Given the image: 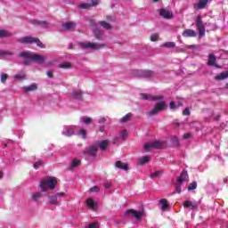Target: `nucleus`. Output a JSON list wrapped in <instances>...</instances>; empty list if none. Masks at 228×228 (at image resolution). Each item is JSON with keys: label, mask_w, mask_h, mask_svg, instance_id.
<instances>
[{"label": "nucleus", "mask_w": 228, "mask_h": 228, "mask_svg": "<svg viewBox=\"0 0 228 228\" xmlns=\"http://www.w3.org/2000/svg\"><path fill=\"white\" fill-rule=\"evenodd\" d=\"M62 28L64 31H74V29H76V23L73 21H69L63 23Z\"/></svg>", "instance_id": "2eb2a0df"}, {"label": "nucleus", "mask_w": 228, "mask_h": 228, "mask_svg": "<svg viewBox=\"0 0 228 228\" xmlns=\"http://www.w3.org/2000/svg\"><path fill=\"white\" fill-rule=\"evenodd\" d=\"M11 143H12V141L7 140L6 142H4V147H10Z\"/></svg>", "instance_id": "4d7b16f0"}, {"label": "nucleus", "mask_w": 228, "mask_h": 228, "mask_svg": "<svg viewBox=\"0 0 228 228\" xmlns=\"http://www.w3.org/2000/svg\"><path fill=\"white\" fill-rule=\"evenodd\" d=\"M100 26H102V28H104V29H111V25H110V23L106 22V21H100L99 22Z\"/></svg>", "instance_id": "f704fd0d"}, {"label": "nucleus", "mask_w": 228, "mask_h": 228, "mask_svg": "<svg viewBox=\"0 0 228 228\" xmlns=\"http://www.w3.org/2000/svg\"><path fill=\"white\" fill-rule=\"evenodd\" d=\"M36 90H38V86H37V84H32L28 86L24 87L25 92H35Z\"/></svg>", "instance_id": "c85d7f7f"}, {"label": "nucleus", "mask_w": 228, "mask_h": 228, "mask_svg": "<svg viewBox=\"0 0 228 228\" xmlns=\"http://www.w3.org/2000/svg\"><path fill=\"white\" fill-rule=\"evenodd\" d=\"M154 76V72L151 70H144L143 77H152Z\"/></svg>", "instance_id": "ea45409f"}, {"label": "nucleus", "mask_w": 228, "mask_h": 228, "mask_svg": "<svg viewBox=\"0 0 228 228\" xmlns=\"http://www.w3.org/2000/svg\"><path fill=\"white\" fill-rule=\"evenodd\" d=\"M179 106H183V103H175V102H171L169 103V108L170 110H177V108H179Z\"/></svg>", "instance_id": "e433bc0d"}, {"label": "nucleus", "mask_w": 228, "mask_h": 228, "mask_svg": "<svg viewBox=\"0 0 228 228\" xmlns=\"http://www.w3.org/2000/svg\"><path fill=\"white\" fill-rule=\"evenodd\" d=\"M13 53L10 51L0 50V56H12Z\"/></svg>", "instance_id": "58836bf2"}, {"label": "nucleus", "mask_w": 228, "mask_h": 228, "mask_svg": "<svg viewBox=\"0 0 228 228\" xmlns=\"http://www.w3.org/2000/svg\"><path fill=\"white\" fill-rule=\"evenodd\" d=\"M8 37H12V33L4 29H0V38H8Z\"/></svg>", "instance_id": "473e14b6"}, {"label": "nucleus", "mask_w": 228, "mask_h": 228, "mask_svg": "<svg viewBox=\"0 0 228 228\" xmlns=\"http://www.w3.org/2000/svg\"><path fill=\"white\" fill-rule=\"evenodd\" d=\"M106 120H108L106 117H101L98 119V124H105Z\"/></svg>", "instance_id": "603ef678"}, {"label": "nucleus", "mask_w": 228, "mask_h": 228, "mask_svg": "<svg viewBox=\"0 0 228 228\" xmlns=\"http://www.w3.org/2000/svg\"><path fill=\"white\" fill-rule=\"evenodd\" d=\"M90 4H80L78 8H81L82 10H87V8H90Z\"/></svg>", "instance_id": "a18cd8bd"}, {"label": "nucleus", "mask_w": 228, "mask_h": 228, "mask_svg": "<svg viewBox=\"0 0 228 228\" xmlns=\"http://www.w3.org/2000/svg\"><path fill=\"white\" fill-rule=\"evenodd\" d=\"M99 131H100V133H104V131H106V126H100Z\"/></svg>", "instance_id": "680f3d73"}, {"label": "nucleus", "mask_w": 228, "mask_h": 228, "mask_svg": "<svg viewBox=\"0 0 228 228\" xmlns=\"http://www.w3.org/2000/svg\"><path fill=\"white\" fill-rule=\"evenodd\" d=\"M125 216L126 218H134L136 222H140L143 216V212L134 209H128L125 212Z\"/></svg>", "instance_id": "6e6552de"}, {"label": "nucleus", "mask_w": 228, "mask_h": 228, "mask_svg": "<svg viewBox=\"0 0 228 228\" xmlns=\"http://www.w3.org/2000/svg\"><path fill=\"white\" fill-rule=\"evenodd\" d=\"M20 58H26L27 60H32L33 61H37V63H45V56L37 54V53H29L26 52H22L20 53Z\"/></svg>", "instance_id": "20e7f679"}, {"label": "nucleus", "mask_w": 228, "mask_h": 228, "mask_svg": "<svg viewBox=\"0 0 228 228\" xmlns=\"http://www.w3.org/2000/svg\"><path fill=\"white\" fill-rule=\"evenodd\" d=\"M127 136V130L120 131L118 133V136L113 138V143H117V142H120V140H126Z\"/></svg>", "instance_id": "9d476101"}, {"label": "nucleus", "mask_w": 228, "mask_h": 228, "mask_svg": "<svg viewBox=\"0 0 228 228\" xmlns=\"http://www.w3.org/2000/svg\"><path fill=\"white\" fill-rule=\"evenodd\" d=\"M190 109L186 108L183 111V115L188 116L190 115Z\"/></svg>", "instance_id": "bf43d9fd"}, {"label": "nucleus", "mask_w": 228, "mask_h": 228, "mask_svg": "<svg viewBox=\"0 0 228 228\" xmlns=\"http://www.w3.org/2000/svg\"><path fill=\"white\" fill-rule=\"evenodd\" d=\"M167 147V142L165 141H154L144 144L143 149L145 152H151L152 149H165Z\"/></svg>", "instance_id": "39448f33"}, {"label": "nucleus", "mask_w": 228, "mask_h": 228, "mask_svg": "<svg viewBox=\"0 0 228 228\" xmlns=\"http://www.w3.org/2000/svg\"><path fill=\"white\" fill-rule=\"evenodd\" d=\"M29 22L33 26H41L42 28H49V23H47V21H44L40 20H31Z\"/></svg>", "instance_id": "ddd939ff"}, {"label": "nucleus", "mask_w": 228, "mask_h": 228, "mask_svg": "<svg viewBox=\"0 0 228 228\" xmlns=\"http://www.w3.org/2000/svg\"><path fill=\"white\" fill-rule=\"evenodd\" d=\"M92 118H83L82 122H84V124H92Z\"/></svg>", "instance_id": "864d4df0"}, {"label": "nucleus", "mask_w": 228, "mask_h": 228, "mask_svg": "<svg viewBox=\"0 0 228 228\" xmlns=\"http://www.w3.org/2000/svg\"><path fill=\"white\" fill-rule=\"evenodd\" d=\"M196 189H197V182H192L188 186L189 191H191V190H196Z\"/></svg>", "instance_id": "a19ab883"}, {"label": "nucleus", "mask_w": 228, "mask_h": 228, "mask_svg": "<svg viewBox=\"0 0 228 228\" xmlns=\"http://www.w3.org/2000/svg\"><path fill=\"white\" fill-rule=\"evenodd\" d=\"M81 165V160L75 159L71 161V164L69 166V170H74V168H77Z\"/></svg>", "instance_id": "b1692460"}, {"label": "nucleus", "mask_w": 228, "mask_h": 228, "mask_svg": "<svg viewBox=\"0 0 228 228\" xmlns=\"http://www.w3.org/2000/svg\"><path fill=\"white\" fill-rule=\"evenodd\" d=\"M151 161V156H144L143 157V163H149Z\"/></svg>", "instance_id": "6e6d98bb"}, {"label": "nucleus", "mask_w": 228, "mask_h": 228, "mask_svg": "<svg viewBox=\"0 0 228 228\" xmlns=\"http://www.w3.org/2000/svg\"><path fill=\"white\" fill-rule=\"evenodd\" d=\"M71 97L74 99H81V97H83V92L79 89L75 90L71 93Z\"/></svg>", "instance_id": "393cba45"}, {"label": "nucleus", "mask_w": 228, "mask_h": 228, "mask_svg": "<svg viewBox=\"0 0 228 228\" xmlns=\"http://www.w3.org/2000/svg\"><path fill=\"white\" fill-rule=\"evenodd\" d=\"M86 228H99V223L97 222L91 223L87 226H86Z\"/></svg>", "instance_id": "37998d69"}, {"label": "nucleus", "mask_w": 228, "mask_h": 228, "mask_svg": "<svg viewBox=\"0 0 228 228\" xmlns=\"http://www.w3.org/2000/svg\"><path fill=\"white\" fill-rule=\"evenodd\" d=\"M167 108V103L165 102H159L156 103L154 108L147 113L149 117H153V115H158L159 111H163Z\"/></svg>", "instance_id": "1a4fd4ad"}, {"label": "nucleus", "mask_w": 228, "mask_h": 228, "mask_svg": "<svg viewBox=\"0 0 228 228\" xmlns=\"http://www.w3.org/2000/svg\"><path fill=\"white\" fill-rule=\"evenodd\" d=\"M216 57H215V54L210 53L208 55V65H209L210 67H216V69H220V66L216 64Z\"/></svg>", "instance_id": "4468645a"}, {"label": "nucleus", "mask_w": 228, "mask_h": 228, "mask_svg": "<svg viewBox=\"0 0 228 228\" xmlns=\"http://www.w3.org/2000/svg\"><path fill=\"white\" fill-rule=\"evenodd\" d=\"M196 28L197 29H200L204 28V23L202 22V16L199 15L196 18Z\"/></svg>", "instance_id": "bb28decb"}, {"label": "nucleus", "mask_w": 228, "mask_h": 228, "mask_svg": "<svg viewBox=\"0 0 228 228\" xmlns=\"http://www.w3.org/2000/svg\"><path fill=\"white\" fill-rule=\"evenodd\" d=\"M183 138H184L185 140H188V138H191V134H183Z\"/></svg>", "instance_id": "e2e57ef3"}, {"label": "nucleus", "mask_w": 228, "mask_h": 228, "mask_svg": "<svg viewBox=\"0 0 228 228\" xmlns=\"http://www.w3.org/2000/svg\"><path fill=\"white\" fill-rule=\"evenodd\" d=\"M160 47H164L165 49H174L175 47V42H166L160 45Z\"/></svg>", "instance_id": "c756f323"}, {"label": "nucleus", "mask_w": 228, "mask_h": 228, "mask_svg": "<svg viewBox=\"0 0 228 228\" xmlns=\"http://www.w3.org/2000/svg\"><path fill=\"white\" fill-rule=\"evenodd\" d=\"M208 3H209V0H200V2L194 5V8L196 10H202L203 8H206Z\"/></svg>", "instance_id": "412c9836"}, {"label": "nucleus", "mask_w": 228, "mask_h": 228, "mask_svg": "<svg viewBox=\"0 0 228 228\" xmlns=\"http://www.w3.org/2000/svg\"><path fill=\"white\" fill-rule=\"evenodd\" d=\"M143 99L144 101H162L163 99V95H151V94H143Z\"/></svg>", "instance_id": "dca6fc26"}, {"label": "nucleus", "mask_w": 228, "mask_h": 228, "mask_svg": "<svg viewBox=\"0 0 228 228\" xmlns=\"http://www.w3.org/2000/svg\"><path fill=\"white\" fill-rule=\"evenodd\" d=\"M46 76H48V77H53V71L51 70L47 71Z\"/></svg>", "instance_id": "69168bd1"}, {"label": "nucleus", "mask_w": 228, "mask_h": 228, "mask_svg": "<svg viewBox=\"0 0 228 228\" xmlns=\"http://www.w3.org/2000/svg\"><path fill=\"white\" fill-rule=\"evenodd\" d=\"M168 201L167 200V199H161L159 200V203L161 204V209L162 211H167V209H168Z\"/></svg>", "instance_id": "7c9ffc66"}, {"label": "nucleus", "mask_w": 228, "mask_h": 228, "mask_svg": "<svg viewBox=\"0 0 228 228\" xmlns=\"http://www.w3.org/2000/svg\"><path fill=\"white\" fill-rule=\"evenodd\" d=\"M143 166V158L139 159V161L137 162V167Z\"/></svg>", "instance_id": "13d9d810"}, {"label": "nucleus", "mask_w": 228, "mask_h": 228, "mask_svg": "<svg viewBox=\"0 0 228 228\" xmlns=\"http://www.w3.org/2000/svg\"><path fill=\"white\" fill-rule=\"evenodd\" d=\"M0 179H3V172L0 171Z\"/></svg>", "instance_id": "338daca9"}, {"label": "nucleus", "mask_w": 228, "mask_h": 228, "mask_svg": "<svg viewBox=\"0 0 228 228\" xmlns=\"http://www.w3.org/2000/svg\"><path fill=\"white\" fill-rule=\"evenodd\" d=\"M109 145H110V141H108V140L101 141L98 143V147L101 149V151H106V149H108Z\"/></svg>", "instance_id": "4be33fe9"}, {"label": "nucleus", "mask_w": 228, "mask_h": 228, "mask_svg": "<svg viewBox=\"0 0 228 228\" xmlns=\"http://www.w3.org/2000/svg\"><path fill=\"white\" fill-rule=\"evenodd\" d=\"M100 0H92L90 5L91 6H97V4H99Z\"/></svg>", "instance_id": "5fc2aeb1"}, {"label": "nucleus", "mask_w": 228, "mask_h": 228, "mask_svg": "<svg viewBox=\"0 0 228 228\" xmlns=\"http://www.w3.org/2000/svg\"><path fill=\"white\" fill-rule=\"evenodd\" d=\"M6 79H8V74L3 73L0 77L1 83H4Z\"/></svg>", "instance_id": "49530a36"}, {"label": "nucleus", "mask_w": 228, "mask_h": 228, "mask_svg": "<svg viewBox=\"0 0 228 228\" xmlns=\"http://www.w3.org/2000/svg\"><path fill=\"white\" fill-rule=\"evenodd\" d=\"M15 81H22L26 79V74L25 73H19L14 76Z\"/></svg>", "instance_id": "72a5a7b5"}, {"label": "nucleus", "mask_w": 228, "mask_h": 228, "mask_svg": "<svg viewBox=\"0 0 228 228\" xmlns=\"http://www.w3.org/2000/svg\"><path fill=\"white\" fill-rule=\"evenodd\" d=\"M56 184H58V180L55 177H47L40 182L39 187L41 191L45 192L47 190H54Z\"/></svg>", "instance_id": "f03ea898"}, {"label": "nucleus", "mask_w": 228, "mask_h": 228, "mask_svg": "<svg viewBox=\"0 0 228 228\" xmlns=\"http://www.w3.org/2000/svg\"><path fill=\"white\" fill-rule=\"evenodd\" d=\"M84 154H86V156H96L97 155V145H92L89 146L87 149L85 150Z\"/></svg>", "instance_id": "9b49d317"}, {"label": "nucleus", "mask_w": 228, "mask_h": 228, "mask_svg": "<svg viewBox=\"0 0 228 228\" xmlns=\"http://www.w3.org/2000/svg\"><path fill=\"white\" fill-rule=\"evenodd\" d=\"M62 134L63 136H68V137L74 136V134H80L82 138H86V130L83 128L79 130V128L76 126H66L62 130Z\"/></svg>", "instance_id": "f257e3e1"}, {"label": "nucleus", "mask_w": 228, "mask_h": 228, "mask_svg": "<svg viewBox=\"0 0 228 228\" xmlns=\"http://www.w3.org/2000/svg\"><path fill=\"white\" fill-rule=\"evenodd\" d=\"M40 167H42V161L35 162V164H34V168H35L36 170H38V168H40Z\"/></svg>", "instance_id": "3c124183"}, {"label": "nucleus", "mask_w": 228, "mask_h": 228, "mask_svg": "<svg viewBox=\"0 0 228 228\" xmlns=\"http://www.w3.org/2000/svg\"><path fill=\"white\" fill-rule=\"evenodd\" d=\"M228 78V71H224L221 74L216 76L215 79L217 81H223V79H227Z\"/></svg>", "instance_id": "a878e982"}, {"label": "nucleus", "mask_w": 228, "mask_h": 228, "mask_svg": "<svg viewBox=\"0 0 228 228\" xmlns=\"http://www.w3.org/2000/svg\"><path fill=\"white\" fill-rule=\"evenodd\" d=\"M199 33H200V37H204L206 35V28H198Z\"/></svg>", "instance_id": "8fccbe9b"}, {"label": "nucleus", "mask_w": 228, "mask_h": 228, "mask_svg": "<svg viewBox=\"0 0 228 228\" xmlns=\"http://www.w3.org/2000/svg\"><path fill=\"white\" fill-rule=\"evenodd\" d=\"M30 199H31L32 202H40V200H42V192L36 191V192L32 193L30 196Z\"/></svg>", "instance_id": "a211bd4d"}, {"label": "nucleus", "mask_w": 228, "mask_h": 228, "mask_svg": "<svg viewBox=\"0 0 228 228\" xmlns=\"http://www.w3.org/2000/svg\"><path fill=\"white\" fill-rule=\"evenodd\" d=\"M71 67L69 62H63L60 65V69H70Z\"/></svg>", "instance_id": "79ce46f5"}, {"label": "nucleus", "mask_w": 228, "mask_h": 228, "mask_svg": "<svg viewBox=\"0 0 228 228\" xmlns=\"http://www.w3.org/2000/svg\"><path fill=\"white\" fill-rule=\"evenodd\" d=\"M55 196L57 197V199H61L67 197V194L65 192H57Z\"/></svg>", "instance_id": "09e8293b"}, {"label": "nucleus", "mask_w": 228, "mask_h": 228, "mask_svg": "<svg viewBox=\"0 0 228 228\" xmlns=\"http://www.w3.org/2000/svg\"><path fill=\"white\" fill-rule=\"evenodd\" d=\"M30 63L31 62L29 61V59H26L25 61H23V65H29Z\"/></svg>", "instance_id": "0e129e2a"}, {"label": "nucleus", "mask_w": 228, "mask_h": 228, "mask_svg": "<svg viewBox=\"0 0 228 228\" xmlns=\"http://www.w3.org/2000/svg\"><path fill=\"white\" fill-rule=\"evenodd\" d=\"M163 174L162 170L155 171L154 173L151 174L150 177L151 179H154V177H159Z\"/></svg>", "instance_id": "4c0bfd02"}, {"label": "nucleus", "mask_w": 228, "mask_h": 228, "mask_svg": "<svg viewBox=\"0 0 228 228\" xmlns=\"http://www.w3.org/2000/svg\"><path fill=\"white\" fill-rule=\"evenodd\" d=\"M227 181H228V178H225V179L224 180V183H227Z\"/></svg>", "instance_id": "774afa93"}, {"label": "nucleus", "mask_w": 228, "mask_h": 228, "mask_svg": "<svg viewBox=\"0 0 228 228\" xmlns=\"http://www.w3.org/2000/svg\"><path fill=\"white\" fill-rule=\"evenodd\" d=\"M189 176H188V171H183L180 176L177 178L175 183V188L176 193H181L183 191V184L188 181Z\"/></svg>", "instance_id": "423d86ee"}, {"label": "nucleus", "mask_w": 228, "mask_h": 228, "mask_svg": "<svg viewBox=\"0 0 228 228\" xmlns=\"http://www.w3.org/2000/svg\"><path fill=\"white\" fill-rule=\"evenodd\" d=\"M183 207L186 208V209H197L198 205L193 201L186 200L183 202Z\"/></svg>", "instance_id": "aec40b11"}, {"label": "nucleus", "mask_w": 228, "mask_h": 228, "mask_svg": "<svg viewBox=\"0 0 228 228\" xmlns=\"http://www.w3.org/2000/svg\"><path fill=\"white\" fill-rule=\"evenodd\" d=\"M18 42L20 44H25V45L36 44L37 47H40L41 49H45V45H44L38 37L26 36V37L18 38Z\"/></svg>", "instance_id": "7ed1b4c3"}, {"label": "nucleus", "mask_w": 228, "mask_h": 228, "mask_svg": "<svg viewBox=\"0 0 228 228\" xmlns=\"http://www.w3.org/2000/svg\"><path fill=\"white\" fill-rule=\"evenodd\" d=\"M116 167L121 170H127V163H124L122 161L116 162Z\"/></svg>", "instance_id": "2f4dec72"}, {"label": "nucleus", "mask_w": 228, "mask_h": 228, "mask_svg": "<svg viewBox=\"0 0 228 228\" xmlns=\"http://www.w3.org/2000/svg\"><path fill=\"white\" fill-rule=\"evenodd\" d=\"M183 37H184L185 38H188V37H197V32H195V30L193 29H185L183 32Z\"/></svg>", "instance_id": "6ab92c4d"}, {"label": "nucleus", "mask_w": 228, "mask_h": 228, "mask_svg": "<svg viewBox=\"0 0 228 228\" xmlns=\"http://www.w3.org/2000/svg\"><path fill=\"white\" fill-rule=\"evenodd\" d=\"M48 203L50 204V206H56V204H58V198L56 194L53 196H48Z\"/></svg>", "instance_id": "5701e85b"}, {"label": "nucleus", "mask_w": 228, "mask_h": 228, "mask_svg": "<svg viewBox=\"0 0 228 228\" xmlns=\"http://www.w3.org/2000/svg\"><path fill=\"white\" fill-rule=\"evenodd\" d=\"M131 118H133V113L130 112L125 115L123 118H121L120 122L121 124H126V122H129Z\"/></svg>", "instance_id": "cd10ccee"}, {"label": "nucleus", "mask_w": 228, "mask_h": 228, "mask_svg": "<svg viewBox=\"0 0 228 228\" xmlns=\"http://www.w3.org/2000/svg\"><path fill=\"white\" fill-rule=\"evenodd\" d=\"M159 15L163 17L164 19H172L173 13L169 10L167 9H160L159 10Z\"/></svg>", "instance_id": "f3484780"}, {"label": "nucleus", "mask_w": 228, "mask_h": 228, "mask_svg": "<svg viewBox=\"0 0 228 228\" xmlns=\"http://www.w3.org/2000/svg\"><path fill=\"white\" fill-rule=\"evenodd\" d=\"M100 188L97 186H94L92 188L89 189V191H91V193H97V191H100Z\"/></svg>", "instance_id": "de8ad7c7"}, {"label": "nucleus", "mask_w": 228, "mask_h": 228, "mask_svg": "<svg viewBox=\"0 0 228 228\" xmlns=\"http://www.w3.org/2000/svg\"><path fill=\"white\" fill-rule=\"evenodd\" d=\"M151 42H158L159 40V36L158 34H152L151 36Z\"/></svg>", "instance_id": "c03bdc74"}, {"label": "nucleus", "mask_w": 228, "mask_h": 228, "mask_svg": "<svg viewBox=\"0 0 228 228\" xmlns=\"http://www.w3.org/2000/svg\"><path fill=\"white\" fill-rule=\"evenodd\" d=\"M104 186L107 190H109V188H111V182H107Z\"/></svg>", "instance_id": "052dcab7"}, {"label": "nucleus", "mask_w": 228, "mask_h": 228, "mask_svg": "<svg viewBox=\"0 0 228 228\" xmlns=\"http://www.w3.org/2000/svg\"><path fill=\"white\" fill-rule=\"evenodd\" d=\"M94 37L97 40H102V32L99 29L94 30Z\"/></svg>", "instance_id": "c9c22d12"}, {"label": "nucleus", "mask_w": 228, "mask_h": 228, "mask_svg": "<svg viewBox=\"0 0 228 228\" xmlns=\"http://www.w3.org/2000/svg\"><path fill=\"white\" fill-rule=\"evenodd\" d=\"M80 47L82 49H91L92 51H101V49H104V47H106V45L101 43L84 42L80 43Z\"/></svg>", "instance_id": "0eeeda50"}, {"label": "nucleus", "mask_w": 228, "mask_h": 228, "mask_svg": "<svg viewBox=\"0 0 228 228\" xmlns=\"http://www.w3.org/2000/svg\"><path fill=\"white\" fill-rule=\"evenodd\" d=\"M86 206L92 211H95L97 209V201L94 200L92 198H88L86 201Z\"/></svg>", "instance_id": "f8f14e48"}]
</instances>
